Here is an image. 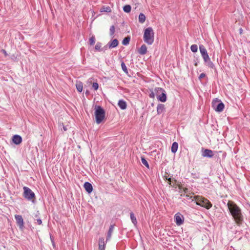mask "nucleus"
I'll return each mask as SVG.
<instances>
[{
	"label": "nucleus",
	"instance_id": "obj_42",
	"mask_svg": "<svg viewBox=\"0 0 250 250\" xmlns=\"http://www.w3.org/2000/svg\"><path fill=\"white\" fill-rule=\"evenodd\" d=\"M63 129L64 131H66L67 130V128L66 126H63Z\"/></svg>",
	"mask_w": 250,
	"mask_h": 250
},
{
	"label": "nucleus",
	"instance_id": "obj_39",
	"mask_svg": "<svg viewBox=\"0 0 250 250\" xmlns=\"http://www.w3.org/2000/svg\"><path fill=\"white\" fill-rule=\"evenodd\" d=\"M156 95L155 92L151 91V92L149 94V96L151 98H154L155 95Z\"/></svg>",
	"mask_w": 250,
	"mask_h": 250
},
{
	"label": "nucleus",
	"instance_id": "obj_5",
	"mask_svg": "<svg viewBox=\"0 0 250 250\" xmlns=\"http://www.w3.org/2000/svg\"><path fill=\"white\" fill-rule=\"evenodd\" d=\"M154 91L158 101L161 102H165L167 101V93L163 88L156 87L155 88Z\"/></svg>",
	"mask_w": 250,
	"mask_h": 250
},
{
	"label": "nucleus",
	"instance_id": "obj_15",
	"mask_svg": "<svg viewBox=\"0 0 250 250\" xmlns=\"http://www.w3.org/2000/svg\"><path fill=\"white\" fill-rule=\"evenodd\" d=\"M83 187L88 193H90L93 190V187L91 184L88 182L84 183Z\"/></svg>",
	"mask_w": 250,
	"mask_h": 250
},
{
	"label": "nucleus",
	"instance_id": "obj_13",
	"mask_svg": "<svg viewBox=\"0 0 250 250\" xmlns=\"http://www.w3.org/2000/svg\"><path fill=\"white\" fill-rule=\"evenodd\" d=\"M12 141L14 144L18 145L21 143L22 137L19 135H14L12 137Z\"/></svg>",
	"mask_w": 250,
	"mask_h": 250
},
{
	"label": "nucleus",
	"instance_id": "obj_8",
	"mask_svg": "<svg viewBox=\"0 0 250 250\" xmlns=\"http://www.w3.org/2000/svg\"><path fill=\"white\" fill-rule=\"evenodd\" d=\"M214 155L213 151L209 149H202V156L204 157L212 158Z\"/></svg>",
	"mask_w": 250,
	"mask_h": 250
},
{
	"label": "nucleus",
	"instance_id": "obj_37",
	"mask_svg": "<svg viewBox=\"0 0 250 250\" xmlns=\"http://www.w3.org/2000/svg\"><path fill=\"white\" fill-rule=\"evenodd\" d=\"M179 188L180 189H183V191L184 193V194L188 193V189L187 188H183L181 186H179Z\"/></svg>",
	"mask_w": 250,
	"mask_h": 250
},
{
	"label": "nucleus",
	"instance_id": "obj_9",
	"mask_svg": "<svg viewBox=\"0 0 250 250\" xmlns=\"http://www.w3.org/2000/svg\"><path fill=\"white\" fill-rule=\"evenodd\" d=\"M184 216L180 213H176L174 216L175 222L178 226H180L184 222Z\"/></svg>",
	"mask_w": 250,
	"mask_h": 250
},
{
	"label": "nucleus",
	"instance_id": "obj_18",
	"mask_svg": "<svg viewBox=\"0 0 250 250\" xmlns=\"http://www.w3.org/2000/svg\"><path fill=\"white\" fill-rule=\"evenodd\" d=\"M138 52L141 55L146 54L147 52V47L146 45L145 44L142 45Z\"/></svg>",
	"mask_w": 250,
	"mask_h": 250
},
{
	"label": "nucleus",
	"instance_id": "obj_33",
	"mask_svg": "<svg viewBox=\"0 0 250 250\" xmlns=\"http://www.w3.org/2000/svg\"><path fill=\"white\" fill-rule=\"evenodd\" d=\"M89 42L90 45H93L94 44V43L95 42V37L92 36L91 37H90L89 39Z\"/></svg>",
	"mask_w": 250,
	"mask_h": 250
},
{
	"label": "nucleus",
	"instance_id": "obj_36",
	"mask_svg": "<svg viewBox=\"0 0 250 250\" xmlns=\"http://www.w3.org/2000/svg\"><path fill=\"white\" fill-rule=\"evenodd\" d=\"M109 48V46L108 44L104 46L103 47L101 48V51H103L104 52H105L106 50H107V48Z\"/></svg>",
	"mask_w": 250,
	"mask_h": 250
},
{
	"label": "nucleus",
	"instance_id": "obj_12",
	"mask_svg": "<svg viewBox=\"0 0 250 250\" xmlns=\"http://www.w3.org/2000/svg\"><path fill=\"white\" fill-rule=\"evenodd\" d=\"M199 50L203 59L209 56L207 49L203 44L199 45Z\"/></svg>",
	"mask_w": 250,
	"mask_h": 250
},
{
	"label": "nucleus",
	"instance_id": "obj_27",
	"mask_svg": "<svg viewBox=\"0 0 250 250\" xmlns=\"http://www.w3.org/2000/svg\"><path fill=\"white\" fill-rule=\"evenodd\" d=\"M101 12H105L107 13H110L111 12V10L109 6H103L101 8Z\"/></svg>",
	"mask_w": 250,
	"mask_h": 250
},
{
	"label": "nucleus",
	"instance_id": "obj_14",
	"mask_svg": "<svg viewBox=\"0 0 250 250\" xmlns=\"http://www.w3.org/2000/svg\"><path fill=\"white\" fill-rule=\"evenodd\" d=\"M109 49L116 47L119 44V42L117 39H115L108 42Z\"/></svg>",
	"mask_w": 250,
	"mask_h": 250
},
{
	"label": "nucleus",
	"instance_id": "obj_34",
	"mask_svg": "<svg viewBox=\"0 0 250 250\" xmlns=\"http://www.w3.org/2000/svg\"><path fill=\"white\" fill-rule=\"evenodd\" d=\"M110 35L112 36L115 33V26L114 25H112L110 27Z\"/></svg>",
	"mask_w": 250,
	"mask_h": 250
},
{
	"label": "nucleus",
	"instance_id": "obj_21",
	"mask_svg": "<svg viewBox=\"0 0 250 250\" xmlns=\"http://www.w3.org/2000/svg\"><path fill=\"white\" fill-rule=\"evenodd\" d=\"M178 147V144L174 142L172 143L171 147V151L172 153H175L177 151Z\"/></svg>",
	"mask_w": 250,
	"mask_h": 250
},
{
	"label": "nucleus",
	"instance_id": "obj_10",
	"mask_svg": "<svg viewBox=\"0 0 250 250\" xmlns=\"http://www.w3.org/2000/svg\"><path fill=\"white\" fill-rule=\"evenodd\" d=\"M15 218L16 219L17 225L21 229H22L24 227V222L21 215H15Z\"/></svg>",
	"mask_w": 250,
	"mask_h": 250
},
{
	"label": "nucleus",
	"instance_id": "obj_28",
	"mask_svg": "<svg viewBox=\"0 0 250 250\" xmlns=\"http://www.w3.org/2000/svg\"><path fill=\"white\" fill-rule=\"evenodd\" d=\"M191 51L193 53H196L198 50V46L197 44H192L190 46Z\"/></svg>",
	"mask_w": 250,
	"mask_h": 250
},
{
	"label": "nucleus",
	"instance_id": "obj_20",
	"mask_svg": "<svg viewBox=\"0 0 250 250\" xmlns=\"http://www.w3.org/2000/svg\"><path fill=\"white\" fill-rule=\"evenodd\" d=\"M99 250H104L105 249V244L103 238L99 239Z\"/></svg>",
	"mask_w": 250,
	"mask_h": 250
},
{
	"label": "nucleus",
	"instance_id": "obj_16",
	"mask_svg": "<svg viewBox=\"0 0 250 250\" xmlns=\"http://www.w3.org/2000/svg\"><path fill=\"white\" fill-rule=\"evenodd\" d=\"M166 110L165 106L164 104H159L157 107V113L158 115L162 114Z\"/></svg>",
	"mask_w": 250,
	"mask_h": 250
},
{
	"label": "nucleus",
	"instance_id": "obj_23",
	"mask_svg": "<svg viewBox=\"0 0 250 250\" xmlns=\"http://www.w3.org/2000/svg\"><path fill=\"white\" fill-rule=\"evenodd\" d=\"M130 219H131L132 223L134 225H136V224L137 223V221L136 217L135 216L134 213L132 212L130 213Z\"/></svg>",
	"mask_w": 250,
	"mask_h": 250
},
{
	"label": "nucleus",
	"instance_id": "obj_26",
	"mask_svg": "<svg viewBox=\"0 0 250 250\" xmlns=\"http://www.w3.org/2000/svg\"><path fill=\"white\" fill-rule=\"evenodd\" d=\"M141 160L142 163L144 165H145L147 168H149V164H148L147 161H146V160L145 159V158L143 156H142L141 158Z\"/></svg>",
	"mask_w": 250,
	"mask_h": 250
},
{
	"label": "nucleus",
	"instance_id": "obj_2",
	"mask_svg": "<svg viewBox=\"0 0 250 250\" xmlns=\"http://www.w3.org/2000/svg\"><path fill=\"white\" fill-rule=\"evenodd\" d=\"M194 201L197 205L204 207L207 209L210 208L212 206V204L208 200L202 196H194L193 199H192V201Z\"/></svg>",
	"mask_w": 250,
	"mask_h": 250
},
{
	"label": "nucleus",
	"instance_id": "obj_38",
	"mask_svg": "<svg viewBox=\"0 0 250 250\" xmlns=\"http://www.w3.org/2000/svg\"><path fill=\"white\" fill-rule=\"evenodd\" d=\"M206 74L204 73H201L198 77L199 80L201 81L202 79L206 77Z\"/></svg>",
	"mask_w": 250,
	"mask_h": 250
},
{
	"label": "nucleus",
	"instance_id": "obj_43",
	"mask_svg": "<svg viewBox=\"0 0 250 250\" xmlns=\"http://www.w3.org/2000/svg\"><path fill=\"white\" fill-rule=\"evenodd\" d=\"M2 52L5 54V55H6V52L5 50H2Z\"/></svg>",
	"mask_w": 250,
	"mask_h": 250
},
{
	"label": "nucleus",
	"instance_id": "obj_25",
	"mask_svg": "<svg viewBox=\"0 0 250 250\" xmlns=\"http://www.w3.org/2000/svg\"><path fill=\"white\" fill-rule=\"evenodd\" d=\"M131 7L130 5L127 4L123 7V10L125 12L128 13L131 11Z\"/></svg>",
	"mask_w": 250,
	"mask_h": 250
},
{
	"label": "nucleus",
	"instance_id": "obj_40",
	"mask_svg": "<svg viewBox=\"0 0 250 250\" xmlns=\"http://www.w3.org/2000/svg\"><path fill=\"white\" fill-rule=\"evenodd\" d=\"M37 221V223L38 224V225H42V220L40 219V218H39V219H37L36 220Z\"/></svg>",
	"mask_w": 250,
	"mask_h": 250
},
{
	"label": "nucleus",
	"instance_id": "obj_1",
	"mask_svg": "<svg viewBox=\"0 0 250 250\" xmlns=\"http://www.w3.org/2000/svg\"><path fill=\"white\" fill-rule=\"evenodd\" d=\"M227 206L236 224L238 225L241 224L243 221V216L240 208L235 203L230 201L228 202Z\"/></svg>",
	"mask_w": 250,
	"mask_h": 250
},
{
	"label": "nucleus",
	"instance_id": "obj_44",
	"mask_svg": "<svg viewBox=\"0 0 250 250\" xmlns=\"http://www.w3.org/2000/svg\"><path fill=\"white\" fill-rule=\"evenodd\" d=\"M164 179H165V180H166V178H168L169 177H167V176H164Z\"/></svg>",
	"mask_w": 250,
	"mask_h": 250
},
{
	"label": "nucleus",
	"instance_id": "obj_22",
	"mask_svg": "<svg viewBox=\"0 0 250 250\" xmlns=\"http://www.w3.org/2000/svg\"><path fill=\"white\" fill-rule=\"evenodd\" d=\"M146 16L143 13H140L139 15V21L141 23H143L146 21Z\"/></svg>",
	"mask_w": 250,
	"mask_h": 250
},
{
	"label": "nucleus",
	"instance_id": "obj_11",
	"mask_svg": "<svg viewBox=\"0 0 250 250\" xmlns=\"http://www.w3.org/2000/svg\"><path fill=\"white\" fill-rule=\"evenodd\" d=\"M205 65L208 66L210 68H215V65L214 63L211 61V60L209 56L206 57L203 59Z\"/></svg>",
	"mask_w": 250,
	"mask_h": 250
},
{
	"label": "nucleus",
	"instance_id": "obj_31",
	"mask_svg": "<svg viewBox=\"0 0 250 250\" xmlns=\"http://www.w3.org/2000/svg\"><path fill=\"white\" fill-rule=\"evenodd\" d=\"M101 48H102V43L100 42H98L95 46V50L99 51H101Z\"/></svg>",
	"mask_w": 250,
	"mask_h": 250
},
{
	"label": "nucleus",
	"instance_id": "obj_7",
	"mask_svg": "<svg viewBox=\"0 0 250 250\" xmlns=\"http://www.w3.org/2000/svg\"><path fill=\"white\" fill-rule=\"evenodd\" d=\"M23 196L28 200L31 201L35 198V194L32 190L27 187H23Z\"/></svg>",
	"mask_w": 250,
	"mask_h": 250
},
{
	"label": "nucleus",
	"instance_id": "obj_3",
	"mask_svg": "<svg viewBox=\"0 0 250 250\" xmlns=\"http://www.w3.org/2000/svg\"><path fill=\"white\" fill-rule=\"evenodd\" d=\"M154 33L152 27H149L144 30V41L148 45H151L154 42Z\"/></svg>",
	"mask_w": 250,
	"mask_h": 250
},
{
	"label": "nucleus",
	"instance_id": "obj_41",
	"mask_svg": "<svg viewBox=\"0 0 250 250\" xmlns=\"http://www.w3.org/2000/svg\"><path fill=\"white\" fill-rule=\"evenodd\" d=\"M185 196L187 197L188 199H190L192 198V196H190L189 195L187 194H186Z\"/></svg>",
	"mask_w": 250,
	"mask_h": 250
},
{
	"label": "nucleus",
	"instance_id": "obj_19",
	"mask_svg": "<svg viewBox=\"0 0 250 250\" xmlns=\"http://www.w3.org/2000/svg\"><path fill=\"white\" fill-rule=\"evenodd\" d=\"M114 226H115L114 224L111 225L110 226L109 229H108V232H107V237H106V240H109L110 239L112 233V232L113 231Z\"/></svg>",
	"mask_w": 250,
	"mask_h": 250
},
{
	"label": "nucleus",
	"instance_id": "obj_35",
	"mask_svg": "<svg viewBox=\"0 0 250 250\" xmlns=\"http://www.w3.org/2000/svg\"><path fill=\"white\" fill-rule=\"evenodd\" d=\"M92 88L95 90H97L99 88V84L97 83H93L92 84Z\"/></svg>",
	"mask_w": 250,
	"mask_h": 250
},
{
	"label": "nucleus",
	"instance_id": "obj_32",
	"mask_svg": "<svg viewBox=\"0 0 250 250\" xmlns=\"http://www.w3.org/2000/svg\"><path fill=\"white\" fill-rule=\"evenodd\" d=\"M76 88L78 91L81 92L83 90V84L82 83L76 84Z\"/></svg>",
	"mask_w": 250,
	"mask_h": 250
},
{
	"label": "nucleus",
	"instance_id": "obj_29",
	"mask_svg": "<svg viewBox=\"0 0 250 250\" xmlns=\"http://www.w3.org/2000/svg\"><path fill=\"white\" fill-rule=\"evenodd\" d=\"M166 180L167 181L168 183L171 185V186H174L175 185V183L176 182V181L175 180L172 181L171 177L168 178H166Z\"/></svg>",
	"mask_w": 250,
	"mask_h": 250
},
{
	"label": "nucleus",
	"instance_id": "obj_30",
	"mask_svg": "<svg viewBox=\"0 0 250 250\" xmlns=\"http://www.w3.org/2000/svg\"><path fill=\"white\" fill-rule=\"evenodd\" d=\"M121 67H122V69L123 70V71L125 73L128 74V70H127V67L125 65V64L124 63V62H122L121 63Z\"/></svg>",
	"mask_w": 250,
	"mask_h": 250
},
{
	"label": "nucleus",
	"instance_id": "obj_17",
	"mask_svg": "<svg viewBox=\"0 0 250 250\" xmlns=\"http://www.w3.org/2000/svg\"><path fill=\"white\" fill-rule=\"evenodd\" d=\"M118 105L119 106V107L122 110L125 109L127 107L126 103L124 100H120L118 103Z\"/></svg>",
	"mask_w": 250,
	"mask_h": 250
},
{
	"label": "nucleus",
	"instance_id": "obj_6",
	"mask_svg": "<svg viewBox=\"0 0 250 250\" xmlns=\"http://www.w3.org/2000/svg\"><path fill=\"white\" fill-rule=\"evenodd\" d=\"M212 107L216 112H221L223 110L225 105L221 100L216 98L212 102Z\"/></svg>",
	"mask_w": 250,
	"mask_h": 250
},
{
	"label": "nucleus",
	"instance_id": "obj_24",
	"mask_svg": "<svg viewBox=\"0 0 250 250\" xmlns=\"http://www.w3.org/2000/svg\"><path fill=\"white\" fill-rule=\"evenodd\" d=\"M130 40V37L129 36H127L123 39L122 44L124 45H127L129 44Z\"/></svg>",
	"mask_w": 250,
	"mask_h": 250
},
{
	"label": "nucleus",
	"instance_id": "obj_45",
	"mask_svg": "<svg viewBox=\"0 0 250 250\" xmlns=\"http://www.w3.org/2000/svg\"><path fill=\"white\" fill-rule=\"evenodd\" d=\"M198 62H195V63H194L195 66H197V65H198Z\"/></svg>",
	"mask_w": 250,
	"mask_h": 250
},
{
	"label": "nucleus",
	"instance_id": "obj_46",
	"mask_svg": "<svg viewBox=\"0 0 250 250\" xmlns=\"http://www.w3.org/2000/svg\"><path fill=\"white\" fill-rule=\"evenodd\" d=\"M242 31H243V30H242V29L241 28V29H240V33H241V34L242 33Z\"/></svg>",
	"mask_w": 250,
	"mask_h": 250
},
{
	"label": "nucleus",
	"instance_id": "obj_4",
	"mask_svg": "<svg viewBox=\"0 0 250 250\" xmlns=\"http://www.w3.org/2000/svg\"><path fill=\"white\" fill-rule=\"evenodd\" d=\"M95 116L96 123L100 124L105 118V112L104 109L100 105H96L95 107Z\"/></svg>",
	"mask_w": 250,
	"mask_h": 250
},
{
	"label": "nucleus",
	"instance_id": "obj_47",
	"mask_svg": "<svg viewBox=\"0 0 250 250\" xmlns=\"http://www.w3.org/2000/svg\"><path fill=\"white\" fill-rule=\"evenodd\" d=\"M181 195V196H185L186 195H185V194H184V193H182Z\"/></svg>",
	"mask_w": 250,
	"mask_h": 250
}]
</instances>
